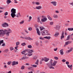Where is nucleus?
<instances>
[{
	"label": "nucleus",
	"instance_id": "26",
	"mask_svg": "<svg viewBox=\"0 0 73 73\" xmlns=\"http://www.w3.org/2000/svg\"><path fill=\"white\" fill-rule=\"evenodd\" d=\"M40 31H42V30L45 29V28L44 27H40Z\"/></svg>",
	"mask_w": 73,
	"mask_h": 73
},
{
	"label": "nucleus",
	"instance_id": "37",
	"mask_svg": "<svg viewBox=\"0 0 73 73\" xmlns=\"http://www.w3.org/2000/svg\"><path fill=\"white\" fill-rule=\"evenodd\" d=\"M58 15H54V18H58Z\"/></svg>",
	"mask_w": 73,
	"mask_h": 73
},
{
	"label": "nucleus",
	"instance_id": "31",
	"mask_svg": "<svg viewBox=\"0 0 73 73\" xmlns=\"http://www.w3.org/2000/svg\"><path fill=\"white\" fill-rule=\"evenodd\" d=\"M3 43H4V40H0V46L1 45V44H3Z\"/></svg>",
	"mask_w": 73,
	"mask_h": 73
},
{
	"label": "nucleus",
	"instance_id": "57",
	"mask_svg": "<svg viewBox=\"0 0 73 73\" xmlns=\"http://www.w3.org/2000/svg\"><path fill=\"white\" fill-rule=\"evenodd\" d=\"M69 4H70V5H72V6H73V2L71 3H69Z\"/></svg>",
	"mask_w": 73,
	"mask_h": 73
},
{
	"label": "nucleus",
	"instance_id": "13",
	"mask_svg": "<svg viewBox=\"0 0 73 73\" xmlns=\"http://www.w3.org/2000/svg\"><path fill=\"white\" fill-rule=\"evenodd\" d=\"M72 41H71L69 40L67 42H66L65 43V44L66 45H68V44H71L72 43Z\"/></svg>",
	"mask_w": 73,
	"mask_h": 73
},
{
	"label": "nucleus",
	"instance_id": "30",
	"mask_svg": "<svg viewBox=\"0 0 73 73\" xmlns=\"http://www.w3.org/2000/svg\"><path fill=\"white\" fill-rule=\"evenodd\" d=\"M20 38H22L23 39H25V40H26V36L23 37V36H21Z\"/></svg>",
	"mask_w": 73,
	"mask_h": 73
},
{
	"label": "nucleus",
	"instance_id": "29",
	"mask_svg": "<svg viewBox=\"0 0 73 73\" xmlns=\"http://www.w3.org/2000/svg\"><path fill=\"white\" fill-rule=\"evenodd\" d=\"M8 51H9V50L8 49H5V50L3 52H5V53H8Z\"/></svg>",
	"mask_w": 73,
	"mask_h": 73
},
{
	"label": "nucleus",
	"instance_id": "44",
	"mask_svg": "<svg viewBox=\"0 0 73 73\" xmlns=\"http://www.w3.org/2000/svg\"><path fill=\"white\" fill-rule=\"evenodd\" d=\"M33 55V54L32 53H31L30 54H28V56H32Z\"/></svg>",
	"mask_w": 73,
	"mask_h": 73
},
{
	"label": "nucleus",
	"instance_id": "24",
	"mask_svg": "<svg viewBox=\"0 0 73 73\" xmlns=\"http://www.w3.org/2000/svg\"><path fill=\"white\" fill-rule=\"evenodd\" d=\"M34 27L36 28V30H37V29H38V25L36 24L35 25Z\"/></svg>",
	"mask_w": 73,
	"mask_h": 73
},
{
	"label": "nucleus",
	"instance_id": "49",
	"mask_svg": "<svg viewBox=\"0 0 73 73\" xmlns=\"http://www.w3.org/2000/svg\"><path fill=\"white\" fill-rule=\"evenodd\" d=\"M37 56H34L33 57V60H36V58H37Z\"/></svg>",
	"mask_w": 73,
	"mask_h": 73
},
{
	"label": "nucleus",
	"instance_id": "8",
	"mask_svg": "<svg viewBox=\"0 0 73 73\" xmlns=\"http://www.w3.org/2000/svg\"><path fill=\"white\" fill-rule=\"evenodd\" d=\"M16 64H19V63L17 62H16V61H14L12 63V66H13V65H16Z\"/></svg>",
	"mask_w": 73,
	"mask_h": 73
},
{
	"label": "nucleus",
	"instance_id": "20",
	"mask_svg": "<svg viewBox=\"0 0 73 73\" xmlns=\"http://www.w3.org/2000/svg\"><path fill=\"white\" fill-rule=\"evenodd\" d=\"M44 58L45 59V62H48V61L49 60V59L47 58L46 57H44Z\"/></svg>",
	"mask_w": 73,
	"mask_h": 73
},
{
	"label": "nucleus",
	"instance_id": "39",
	"mask_svg": "<svg viewBox=\"0 0 73 73\" xmlns=\"http://www.w3.org/2000/svg\"><path fill=\"white\" fill-rule=\"evenodd\" d=\"M24 68H25V66H21V69L23 70V69H24Z\"/></svg>",
	"mask_w": 73,
	"mask_h": 73
},
{
	"label": "nucleus",
	"instance_id": "12",
	"mask_svg": "<svg viewBox=\"0 0 73 73\" xmlns=\"http://www.w3.org/2000/svg\"><path fill=\"white\" fill-rule=\"evenodd\" d=\"M72 50H73V48H71L70 50L66 51V52L67 53H70V52H72Z\"/></svg>",
	"mask_w": 73,
	"mask_h": 73
},
{
	"label": "nucleus",
	"instance_id": "48",
	"mask_svg": "<svg viewBox=\"0 0 73 73\" xmlns=\"http://www.w3.org/2000/svg\"><path fill=\"white\" fill-rule=\"evenodd\" d=\"M52 62H53V60H52V59H50V63L52 64Z\"/></svg>",
	"mask_w": 73,
	"mask_h": 73
},
{
	"label": "nucleus",
	"instance_id": "45",
	"mask_svg": "<svg viewBox=\"0 0 73 73\" xmlns=\"http://www.w3.org/2000/svg\"><path fill=\"white\" fill-rule=\"evenodd\" d=\"M10 49L11 50H13V48L12 47H11L10 48Z\"/></svg>",
	"mask_w": 73,
	"mask_h": 73
},
{
	"label": "nucleus",
	"instance_id": "10",
	"mask_svg": "<svg viewBox=\"0 0 73 73\" xmlns=\"http://www.w3.org/2000/svg\"><path fill=\"white\" fill-rule=\"evenodd\" d=\"M57 63V61L56 60H54V62H53V63L52 64V66H55Z\"/></svg>",
	"mask_w": 73,
	"mask_h": 73
},
{
	"label": "nucleus",
	"instance_id": "32",
	"mask_svg": "<svg viewBox=\"0 0 73 73\" xmlns=\"http://www.w3.org/2000/svg\"><path fill=\"white\" fill-rule=\"evenodd\" d=\"M7 4H9L11 3V1H10V0H7Z\"/></svg>",
	"mask_w": 73,
	"mask_h": 73
},
{
	"label": "nucleus",
	"instance_id": "60",
	"mask_svg": "<svg viewBox=\"0 0 73 73\" xmlns=\"http://www.w3.org/2000/svg\"><path fill=\"white\" fill-rule=\"evenodd\" d=\"M55 12L56 13H59V11H56Z\"/></svg>",
	"mask_w": 73,
	"mask_h": 73
},
{
	"label": "nucleus",
	"instance_id": "4",
	"mask_svg": "<svg viewBox=\"0 0 73 73\" xmlns=\"http://www.w3.org/2000/svg\"><path fill=\"white\" fill-rule=\"evenodd\" d=\"M42 35L45 36V35H49V34L48 33V31L47 30H44L42 32Z\"/></svg>",
	"mask_w": 73,
	"mask_h": 73
},
{
	"label": "nucleus",
	"instance_id": "28",
	"mask_svg": "<svg viewBox=\"0 0 73 73\" xmlns=\"http://www.w3.org/2000/svg\"><path fill=\"white\" fill-rule=\"evenodd\" d=\"M37 65H36L35 64H33V65L31 64V66H33V67H34V68H36V67H37Z\"/></svg>",
	"mask_w": 73,
	"mask_h": 73
},
{
	"label": "nucleus",
	"instance_id": "53",
	"mask_svg": "<svg viewBox=\"0 0 73 73\" xmlns=\"http://www.w3.org/2000/svg\"><path fill=\"white\" fill-rule=\"evenodd\" d=\"M7 21H11V19H6Z\"/></svg>",
	"mask_w": 73,
	"mask_h": 73
},
{
	"label": "nucleus",
	"instance_id": "7",
	"mask_svg": "<svg viewBox=\"0 0 73 73\" xmlns=\"http://www.w3.org/2000/svg\"><path fill=\"white\" fill-rule=\"evenodd\" d=\"M2 27H4L5 28H6L7 27H8L9 25L7 23H3L2 25ZM7 26V27L6 26Z\"/></svg>",
	"mask_w": 73,
	"mask_h": 73
},
{
	"label": "nucleus",
	"instance_id": "6",
	"mask_svg": "<svg viewBox=\"0 0 73 73\" xmlns=\"http://www.w3.org/2000/svg\"><path fill=\"white\" fill-rule=\"evenodd\" d=\"M66 64L67 65V66L68 67V68H70V69L71 70H72V67L73 66L71 64L70 66L69 64H69V62H66Z\"/></svg>",
	"mask_w": 73,
	"mask_h": 73
},
{
	"label": "nucleus",
	"instance_id": "9",
	"mask_svg": "<svg viewBox=\"0 0 73 73\" xmlns=\"http://www.w3.org/2000/svg\"><path fill=\"white\" fill-rule=\"evenodd\" d=\"M50 3L53 4L54 6H56L57 5V2L56 1L51 2Z\"/></svg>",
	"mask_w": 73,
	"mask_h": 73
},
{
	"label": "nucleus",
	"instance_id": "21",
	"mask_svg": "<svg viewBox=\"0 0 73 73\" xmlns=\"http://www.w3.org/2000/svg\"><path fill=\"white\" fill-rule=\"evenodd\" d=\"M35 9H41V6H37Z\"/></svg>",
	"mask_w": 73,
	"mask_h": 73
},
{
	"label": "nucleus",
	"instance_id": "41",
	"mask_svg": "<svg viewBox=\"0 0 73 73\" xmlns=\"http://www.w3.org/2000/svg\"><path fill=\"white\" fill-rule=\"evenodd\" d=\"M21 45H22V46H25V45H26V44L25 43H23L21 44Z\"/></svg>",
	"mask_w": 73,
	"mask_h": 73
},
{
	"label": "nucleus",
	"instance_id": "18",
	"mask_svg": "<svg viewBox=\"0 0 73 73\" xmlns=\"http://www.w3.org/2000/svg\"><path fill=\"white\" fill-rule=\"evenodd\" d=\"M47 20V19H41V21L42 22H45Z\"/></svg>",
	"mask_w": 73,
	"mask_h": 73
},
{
	"label": "nucleus",
	"instance_id": "42",
	"mask_svg": "<svg viewBox=\"0 0 73 73\" xmlns=\"http://www.w3.org/2000/svg\"><path fill=\"white\" fill-rule=\"evenodd\" d=\"M35 44L36 46H38L39 43L38 42H36Z\"/></svg>",
	"mask_w": 73,
	"mask_h": 73
},
{
	"label": "nucleus",
	"instance_id": "36",
	"mask_svg": "<svg viewBox=\"0 0 73 73\" xmlns=\"http://www.w3.org/2000/svg\"><path fill=\"white\" fill-rule=\"evenodd\" d=\"M54 58L55 60H58V58L57 57L55 56L54 57Z\"/></svg>",
	"mask_w": 73,
	"mask_h": 73
},
{
	"label": "nucleus",
	"instance_id": "62",
	"mask_svg": "<svg viewBox=\"0 0 73 73\" xmlns=\"http://www.w3.org/2000/svg\"><path fill=\"white\" fill-rule=\"evenodd\" d=\"M65 25H66V26H68L69 25V24L68 23L65 24Z\"/></svg>",
	"mask_w": 73,
	"mask_h": 73
},
{
	"label": "nucleus",
	"instance_id": "23",
	"mask_svg": "<svg viewBox=\"0 0 73 73\" xmlns=\"http://www.w3.org/2000/svg\"><path fill=\"white\" fill-rule=\"evenodd\" d=\"M33 68V67H30L29 68H28V69L29 70H31V71H33L34 72V70H33V69H32V68Z\"/></svg>",
	"mask_w": 73,
	"mask_h": 73
},
{
	"label": "nucleus",
	"instance_id": "1",
	"mask_svg": "<svg viewBox=\"0 0 73 73\" xmlns=\"http://www.w3.org/2000/svg\"><path fill=\"white\" fill-rule=\"evenodd\" d=\"M12 30L10 29H8L7 30L5 29L4 30L3 29L0 30V37L4 36L5 34L7 37L9 36V33H12Z\"/></svg>",
	"mask_w": 73,
	"mask_h": 73
},
{
	"label": "nucleus",
	"instance_id": "54",
	"mask_svg": "<svg viewBox=\"0 0 73 73\" xmlns=\"http://www.w3.org/2000/svg\"><path fill=\"white\" fill-rule=\"evenodd\" d=\"M62 61L64 62L66 61V60L65 59H63L62 60Z\"/></svg>",
	"mask_w": 73,
	"mask_h": 73
},
{
	"label": "nucleus",
	"instance_id": "40",
	"mask_svg": "<svg viewBox=\"0 0 73 73\" xmlns=\"http://www.w3.org/2000/svg\"><path fill=\"white\" fill-rule=\"evenodd\" d=\"M24 20H23V21H22L20 23V24H23V23H24Z\"/></svg>",
	"mask_w": 73,
	"mask_h": 73
},
{
	"label": "nucleus",
	"instance_id": "38",
	"mask_svg": "<svg viewBox=\"0 0 73 73\" xmlns=\"http://www.w3.org/2000/svg\"><path fill=\"white\" fill-rule=\"evenodd\" d=\"M28 30L29 31H32V27H29L28 28Z\"/></svg>",
	"mask_w": 73,
	"mask_h": 73
},
{
	"label": "nucleus",
	"instance_id": "17",
	"mask_svg": "<svg viewBox=\"0 0 73 73\" xmlns=\"http://www.w3.org/2000/svg\"><path fill=\"white\" fill-rule=\"evenodd\" d=\"M37 31V33L39 36H40L41 35V34L40 33V31H39V30L38 29H37V30H36Z\"/></svg>",
	"mask_w": 73,
	"mask_h": 73
},
{
	"label": "nucleus",
	"instance_id": "64",
	"mask_svg": "<svg viewBox=\"0 0 73 73\" xmlns=\"http://www.w3.org/2000/svg\"><path fill=\"white\" fill-rule=\"evenodd\" d=\"M12 73V71H9V72H7L6 73Z\"/></svg>",
	"mask_w": 73,
	"mask_h": 73
},
{
	"label": "nucleus",
	"instance_id": "50",
	"mask_svg": "<svg viewBox=\"0 0 73 73\" xmlns=\"http://www.w3.org/2000/svg\"><path fill=\"white\" fill-rule=\"evenodd\" d=\"M4 15L5 16H7V15H8V12H6L5 13Z\"/></svg>",
	"mask_w": 73,
	"mask_h": 73
},
{
	"label": "nucleus",
	"instance_id": "34",
	"mask_svg": "<svg viewBox=\"0 0 73 73\" xmlns=\"http://www.w3.org/2000/svg\"><path fill=\"white\" fill-rule=\"evenodd\" d=\"M27 47H28L29 48H32V46L31 45H29L27 46Z\"/></svg>",
	"mask_w": 73,
	"mask_h": 73
},
{
	"label": "nucleus",
	"instance_id": "46",
	"mask_svg": "<svg viewBox=\"0 0 73 73\" xmlns=\"http://www.w3.org/2000/svg\"><path fill=\"white\" fill-rule=\"evenodd\" d=\"M35 4L36 5H40V3L38 2H36Z\"/></svg>",
	"mask_w": 73,
	"mask_h": 73
},
{
	"label": "nucleus",
	"instance_id": "25",
	"mask_svg": "<svg viewBox=\"0 0 73 73\" xmlns=\"http://www.w3.org/2000/svg\"><path fill=\"white\" fill-rule=\"evenodd\" d=\"M59 35V33H56L54 35L55 37H57Z\"/></svg>",
	"mask_w": 73,
	"mask_h": 73
},
{
	"label": "nucleus",
	"instance_id": "3",
	"mask_svg": "<svg viewBox=\"0 0 73 73\" xmlns=\"http://www.w3.org/2000/svg\"><path fill=\"white\" fill-rule=\"evenodd\" d=\"M26 52H27L28 53H31L33 52V50H31L29 49H26L25 50L22 51L21 52V53H22V54H25Z\"/></svg>",
	"mask_w": 73,
	"mask_h": 73
},
{
	"label": "nucleus",
	"instance_id": "19",
	"mask_svg": "<svg viewBox=\"0 0 73 73\" xmlns=\"http://www.w3.org/2000/svg\"><path fill=\"white\" fill-rule=\"evenodd\" d=\"M44 38H46V39H48V40H50V39L51 37L50 36H45L44 37Z\"/></svg>",
	"mask_w": 73,
	"mask_h": 73
},
{
	"label": "nucleus",
	"instance_id": "43",
	"mask_svg": "<svg viewBox=\"0 0 73 73\" xmlns=\"http://www.w3.org/2000/svg\"><path fill=\"white\" fill-rule=\"evenodd\" d=\"M11 62H12L11 61H9L8 62L7 64L8 65H11Z\"/></svg>",
	"mask_w": 73,
	"mask_h": 73
},
{
	"label": "nucleus",
	"instance_id": "59",
	"mask_svg": "<svg viewBox=\"0 0 73 73\" xmlns=\"http://www.w3.org/2000/svg\"><path fill=\"white\" fill-rule=\"evenodd\" d=\"M47 17H48V19H52V18H51V17H50V16H49V15L47 16Z\"/></svg>",
	"mask_w": 73,
	"mask_h": 73
},
{
	"label": "nucleus",
	"instance_id": "14",
	"mask_svg": "<svg viewBox=\"0 0 73 73\" xmlns=\"http://www.w3.org/2000/svg\"><path fill=\"white\" fill-rule=\"evenodd\" d=\"M26 40H33V39L31 38L30 37H26Z\"/></svg>",
	"mask_w": 73,
	"mask_h": 73
},
{
	"label": "nucleus",
	"instance_id": "61",
	"mask_svg": "<svg viewBox=\"0 0 73 73\" xmlns=\"http://www.w3.org/2000/svg\"><path fill=\"white\" fill-rule=\"evenodd\" d=\"M35 64H36V65H38V63L37 62H36Z\"/></svg>",
	"mask_w": 73,
	"mask_h": 73
},
{
	"label": "nucleus",
	"instance_id": "51",
	"mask_svg": "<svg viewBox=\"0 0 73 73\" xmlns=\"http://www.w3.org/2000/svg\"><path fill=\"white\" fill-rule=\"evenodd\" d=\"M31 19H27V20L29 22V21H31Z\"/></svg>",
	"mask_w": 73,
	"mask_h": 73
},
{
	"label": "nucleus",
	"instance_id": "55",
	"mask_svg": "<svg viewBox=\"0 0 73 73\" xmlns=\"http://www.w3.org/2000/svg\"><path fill=\"white\" fill-rule=\"evenodd\" d=\"M42 17L43 19H46V17H45V16H42Z\"/></svg>",
	"mask_w": 73,
	"mask_h": 73
},
{
	"label": "nucleus",
	"instance_id": "35",
	"mask_svg": "<svg viewBox=\"0 0 73 73\" xmlns=\"http://www.w3.org/2000/svg\"><path fill=\"white\" fill-rule=\"evenodd\" d=\"M54 23L53 22H50V25H53Z\"/></svg>",
	"mask_w": 73,
	"mask_h": 73
},
{
	"label": "nucleus",
	"instance_id": "11",
	"mask_svg": "<svg viewBox=\"0 0 73 73\" xmlns=\"http://www.w3.org/2000/svg\"><path fill=\"white\" fill-rule=\"evenodd\" d=\"M62 36H61L60 39L61 40H62V38H64V32H62Z\"/></svg>",
	"mask_w": 73,
	"mask_h": 73
},
{
	"label": "nucleus",
	"instance_id": "33",
	"mask_svg": "<svg viewBox=\"0 0 73 73\" xmlns=\"http://www.w3.org/2000/svg\"><path fill=\"white\" fill-rule=\"evenodd\" d=\"M68 30L69 31H73V28H68Z\"/></svg>",
	"mask_w": 73,
	"mask_h": 73
},
{
	"label": "nucleus",
	"instance_id": "27",
	"mask_svg": "<svg viewBox=\"0 0 73 73\" xmlns=\"http://www.w3.org/2000/svg\"><path fill=\"white\" fill-rule=\"evenodd\" d=\"M55 29H56V30L58 31V30H59V29H60L59 26H56V27H55Z\"/></svg>",
	"mask_w": 73,
	"mask_h": 73
},
{
	"label": "nucleus",
	"instance_id": "56",
	"mask_svg": "<svg viewBox=\"0 0 73 73\" xmlns=\"http://www.w3.org/2000/svg\"><path fill=\"white\" fill-rule=\"evenodd\" d=\"M54 51H57V48H54Z\"/></svg>",
	"mask_w": 73,
	"mask_h": 73
},
{
	"label": "nucleus",
	"instance_id": "58",
	"mask_svg": "<svg viewBox=\"0 0 73 73\" xmlns=\"http://www.w3.org/2000/svg\"><path fill=\"white\" fill-rule=\"evenodd\" d=\"M2 46H5V43H3L2 44Z\"/></svg>",
	"mask_w": 73,
	"mask_h": 73
},
{
	"label": "nucleus",
	"instance_id": "2",
	"mask_svg": "<svg viewBox=\"0 0 73 73\" xmlns=\"http://www.w3.org/2000/svg\"><path fill=\"white\" fill-rule=\"evenodd\" d=\"M16 10L14 8H13L11 10V16L13 18H14L15 16H16V14H15L16 13Z\"/></svg>",
	"mask_w": 73,
	"mask_h": 73
},
{
	"label": "nucleus",
	"instance_id": "22",
	"mask_svg": "<svg viewBox=\"0 0 73 73\" xmlns=\"http://www.w3.org/2000/svg\"><path fill=\"white\" fill-rule=\"evenodd\" d=\"M27 58L28 59L29 58V57L23 56L22 58H21V60H25V59H27Z\"/></svg>",
	"mask_w": 73,
	"mask_h": 73
},
{
	"label": "nucleus",
	"instance_id": "52",
	"mask_svg": "<svg viewBox=\"0 0 73 73\" xmlns=\"http://www.w3.org/2000/svg\"><path fill=\"white\" fill-rule=\"evenodd\" d=\"M41 21H40V19H37V22L38 23H40Z\"/></svg>",
	"mask_w": 73,
	"mask_h": 73
},
{
	"label": "nucleus",
	"instance_id": "5",
	"mask_svg": "<svg viewBox=\"0 0 73 73\" xmlns=\"http://www.w3.org/2000/svg\"><path fill=\"white\" fill-rule=\"evenodd\" d=\"M46 65L50 69H54V67L52 66V64L50 63H48L46 64Z\"/></svg>",
	"mask_w": 73,
	"mask_h": 73
},
{
	"label": "nucleus",
	"instance_id": "15",
	"mask_svg": "<svg viewBox=\"0 0 73 73\" xmlns=\"http://www.w3.org/2000/svg\"><path fill=\"white\" fill-rule=\"evenodd\" d=\"M63 49H62L60 51V54H61V55H63V54H64V52H63Z\"/></svg>",
	"mask_w": 73,
	"mask_h": 73
},
{
	"label": "nucleus",
	"instance_id": "47",
	"mask_svg": "<svg viewBox=\"0 0 73 73\" xmlns=\"http://www.w3.org/2000/svg\"><path fill=\"white\" fill-rule=\"evenodd\" d=\"M16 44L17 45H20V43L19 42H18L16 43Z\"/></svg>",
	"mask_w": 73,
	"mask_h": 73
},
{
	"label": "nucleus",
	"instance_id": "16",
	"mask_svg": "<svg viewBox=\"0 0 73 73\" xmlns=\"http://www.w3.org/2000/svg\"><path fill=\"white\" fill-rule=\"evenodd\" d=\"M71 36V35H69L67 37V39H66V41H68V40H70V37Z\"/></svg>",
	"mask_w": 73,
	"mask_h": 73
},
{
	"label": "nucleus",
	"instance_id": "63",
	"mask_svg": "<svg viewBox=\"0 0 73 73\" xmlns=\"http://www.w3.org/2000/svg\"><path fill=\"white\" fill-rule=\"evenodd\" d=\"M26 65L29 66V63H26Z\"/></svg>",
	"mask_w": 73,
	"mask_h": 73
}]
</instances>
